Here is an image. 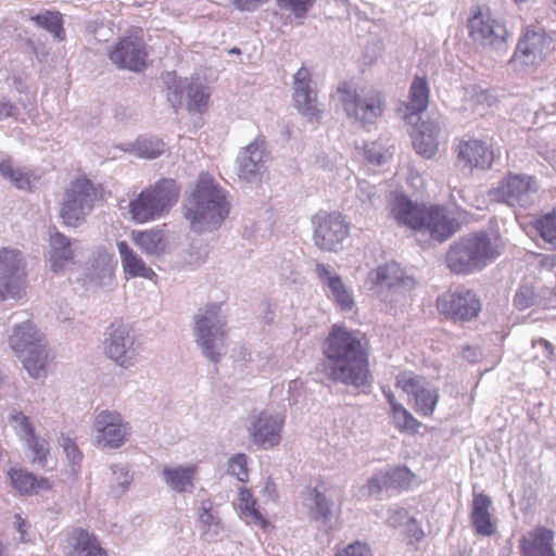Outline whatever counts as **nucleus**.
I'll return each instance as SVG.
<instances>
[{"mask_svg": "<svg viewBox=\"0 0 556 556\" xmlns=\"http://www.w3.org/2000/svg\"><path fill=\"white\" fill-rule=\"evenodd\" d=\"M283 417L261 412L249 428L252 441L261 448L278 445L281 439Z\"/></svg>", "mask_w": 556, "mask_h": 556, "instance_id": "21", "label": "nucleus"}, {"mask_svg": "<svg viewBox=\"0 0 556 556\" xmlns=\"http://www.w3.org/2000/svg\"><path fill=\"white\" fill-rule=\"evenodd\" d=\"M429 88L427 79L416 76L409 88V102L407 110L412 114H418L428 108Z\"/></svg>", "mask_w": 556, "mask_h": 556, "instance_id": "36", "label": "nucleus"}, {"mask_svg": "<svg viewBox=\"0 0 556 556\" xmlns=\"http://www.w3.org/2000/svg\"><path fill=\"white\" fill-rule=\"evenodd\" d=\"M391 214L397 224L406 226L417 233L428 235L441 243L459 230V223L447 211L438 205L426 207L413 202L405 195H396Z\"/></svg>", "mask_w": 556, "mask_h": 556, "instance_id": "1", "label": "nucleus"}, {"mask_svg": "<svg viewBox=\"0 0 556 556\" xmlns=\"http://www.w3.org/2000/svg\"><path fill=\"white\" fill-rule=\"evenodd\" d=\"M414 399L417 412L424 416H430L438 404L439 393L437 389H430L427 387Z\"/></svg>", "mask_w": 556, "mask_h": 556, "instance_id": "46", "label": "nucleus"}, {"mask_svg": "<svg viewBox=\"0 0 556 556\" xmlns=\"http://www.w3.org/2000/svg\"><path fill=\"white\" fill-rule=\"evenodd\" d=\"M552 51V39L543 30L528 29L519 40L513 62L522 67L542 64Z\"/></svg>", "mask_w": 556, "mask_h": 556, "instance_id": "15", "label": "nucleus"}, {"mask_svg": "<svg viewBox=\"0 0 556 556\" xmlns=\"http://www.w3.org/2000/svg\"><path fill=\"white\" fill-rule=\"evenodd\" d=\"M10 419L25 434V438L35 433V429L31 422L29 421L28 417L25 416L23 413L15 412L10 416Z\"/></svg>", "mask_w": 556, "mask_h": 556, "instance_id": "53", "label": "nucleus"}, {"mask_svg": "<svg viewBox=\"0 0 556 556\" xmlns=\"http://www.w3.org/2000/svg\"><path fill=\"white\" fill-rule=\"evenodd\" d=\"M97 443L108 448H118L128 439L129 425L117 412L102 410L93 422Z\"/></svg>", "mask_w": 556, "mask_h": 556, "instance_id": "16", "label": "nucleus"}, {"mask_svg": "<svg viewBox=\"0 0 556 556\" xmlns=\"http://www.w3.org/2000/svg\"><path fill=\"white\" fill-rule=\"evenodd\" d=\"M0 174L18 189L28 190L30 188V173L14 168L10 160L0 162Z\"/></svg>", "mask_w": 556, "mask_h": 556, "instance_id": "41", "label": "nucleus"}, {"mask_svg": "<svg viewBox=\"0 0 556 556\" xmlns=\"http://www.w3.org/2000/svg\"><path fill=\"white\" fill-rule=\"evenodd\" d=\"M15 518H16V522H17V529L23 535L26 532L25 531L26 521L20 515H16Z\"/></svg>", "mask_w": 556, "mask_h": 556, "instance_id": "62", "label": "nucleus"}, {"mask_svg": "<svg viewBox=\"0 0 556 556\" xmlns=\"http://www.w3.org/2000/svg\"><path fill=\"white\" fill-rule=\"evenodd\" d=\"M540 236L553 248H556V211L545 214L535 222Z\"/></svg>", "mask_w": 556, "mask_h": 556, "instance_id": "45", "label": "nucleus"}, {"mask_svg": "<svg viewBox=\"0 0 556 556\" xmlns=\"http://www.w3.org/2000/svg\"><path fill=\"white\" fill-rule=\"evenodd\" d=\"M26 288L25 262L16 249H0V301L20 298Z\"/></svg>", "mask_w": 556, "mask_h": 556, "instance_id": "11", "label": "nucleus"}, {"mask_svg": "<svg viewBox=\"0 0 556 556\" xmlns=\"http://www.w3.org/2000/svg\"><path fill=\"white\" fill-rule=\"evenodd\" d=\"M123 271L127 278L156 279L155 271L125 241L117 242Z\"/></svg>", "mask_w": 556, "mask_h": 556, "instance_id": "27", "label": "nucleus"}, {"mask_svg": "<svg viewBox=\"0 0 556 556\" xmlns=\"http://www.w3.org/2000/svg\"><path fill=\"white\" fill-rule=\"evenodd\" d=\"M24 440L31 455V463L45 466L47 463V457L50 453L48 442L45 439L36 435V433L24 438Z\"/></svg>", "mask_w": 556, "mask_h": 556, "instance_id": "44", "label": "nucleus"}, {"mask_svg": "<svg viewBox=\"0 0 556 556\" xmlns=\"http://www.w3.org/2000/svg\"><path fill=\"white\" fill-rule=\"evenodd\" d=\"M192 200L193 206L185 216L195 231L216 228L229 213L226 194L207 173L199 175Z\"/></svg>", "mask_w": 556, "mask_h": 556, "instance_id": "2", "label": "nucleus"}, {"mask_svg": "<svg viewBox=\"0 0 556 556\" xmlns=\"http://www.w3.org/2000/svg\"><path fill=\"white\" fill-rule=\"evenodd\" d=\"M392 417L396 427L402 431L416 432L420 427V422H418L401 404H394Z\"/></svg>", "mask_w": 556, "mask_h": 556, "instance_id": "47", "label": "nucleus"}, {"mask_svg": "<svg viewBox=\"0 0 556 556\" xmlns=\"http://www.w3.org/2000/svg\"><path fill=\"white\" fill-rule=\"evenodd\" d=\"M180 187L175 179L162 178L142 189L129 202L131 219L137 224H146L167 215L177 204Z\"/></svg>", "mask_w": 556, "mask_h": 556, "instance_id": "4", "label": "nucleus"}, {"mask_svg": "<svg viewBox=\"0 0 556 556\" xmlns=\"http://www.w3.org/2000/svg\"><path fill=\"white\" fill-rule=\"evenodd\" d=\"M314 241L325 251H337L345 238L346 226L340 213H318L313 218Z\"/></svg>", "mask_w": 556, "mask_h": 556, "instance_id": "17", "label": "nucleus"}, {"mask_svg": "<svg viewBox=\"0 0 556 556\" xmlns=\"http://www.w3.org/2000/svg\"><path fill=\"white\" fill-rule=\"evenodd\" d=\"M240 11H254L269 0H229Z\"/></svg>", "mask_w": 556, "mask_h": 556, "instance_id": "57", "label": "nucleus"}, {"mask_svg": "<svg viewBox=\"0 0 556 556\" xmlns=\"http://www.w3.org/2000/svg\"><path fill=\"white\" fill-rule=\"evenodd\" d=\"M384 394H386V396H387V399H388V402H389V404L391 405V407H392V412H393V410H394V404H397V403L395 402L394 394H393L391 391H388V392H387V391H384Z\"/></svg>", "mask_w": 556, "mask_h": 556, "instance_id": "63", "label": "nucleus"}, {"mask_svg": "<svg viewBox=\"0 0 556 556\" xmlns=\"http://www.w3.org/2000/svg\"><path fill=\"white\" fill-rule=\"evenodd\" d=\"M457 159L464 167L486 169L492 165L493 152L485 142L471 139L458 144Z\"/></svg>", "mask_w": 556, "mask_h": 556, "instance_id": "22", "label": "nucleus"}, {"mask_svg": "<svg viewBox=\"0 0 556 556\" xmlns=\"http://www.w3.org/2000/svg\"><path fill=\"white\" fill-rule=\"evenodd\" d=\"M469 36L488 52L504 53L507 51V29L505 25L492 18L489 10L479 9L468 22Z\"/></svg>", "mask_w": 556, "mask_h": 556, "instance_id": "9", "label": "nucleus"}, {"mask_svg": "<svg viewBox=\"0 0 556 556\" xmlns=\"http://www.w3.org/2000/svg\"><path fill=\"white\" fill-rule=\"evenodd\" d=\"M110 329L109 338L104 341V353L121 367L131 366L137 357L134 338L123 324H113Z\"/></svg>", "mask_w": 556, "mask_h": 556, "instance_id": "20", "label": "nucleus"}, {"mask_svg": "<svg viewBox=\"0 0 556 556\" xmlns=\"http://www.w3.org/2000/svg\"><path fill=\"white\" fill-rule=\"evenodd\" d=\"M198 520L200 522L203 534H207L211 531L214 533L218 532V529L220 528V521L214 511V505L212 501L205 500L201 503V506L198 510Z\"/></svg>", "mask_w": 556, "mask_h": 556, "instance_id": "40", "label": "nucleus"}, {"mask_svg": "<svg viewBox=\"0 0 556 556\" xmlns=\"http://www.w3.org/2000/svg\"><path fill=\"white\" fill-rule=\"evenodd\" d=\"M257 501L253 497L250 490L241 488L239 490V508L241 518L248 523L256 526L266 531L270 523L256 507Z\"/></svg>", "mask_w": 556, "mask_h": 556, "instance_id": "33", "label": "nucleus"}, {"mask_svg": "<svg viewBox=\"0 0 556 556\" xmlns=\"http://www.w3.org/2000/svg\"><path fill=\"white\" fill-rule=\"evenodd\" d=\"M368 341L361 331H350V384L367 393L372 383L368 369Z\"/></svg>", "mask_w": 556, "mask_h": 556, "instance_id": "14", "label": "nucleus"}, {"mask_svg": "<svg viewBox=\"0 0 556 556\" xmlns=\"http://www.w3.org/2000/svg\"><path fill=\"white\" fill-rule=\"evenodd\" d=\"M130 238L135 245L149 256H160L165 253L167 248L166 233L159 227L132 230Z\"/></svg>", "mask_w": 556, "mask_h": 556, "instance_id": "26", "label": "nucleus"}, {"mask_svg": "<svg viewBox=\"0 0 556 556\" xmlns=\"http://www.w3.org/2000/svg\"><path fill=\"white\" fill-rule=\"evenodd\" d=\"M99 199L98 188L86 177L77 178L64 191L60 216L67 226H77Z\"/></svg>", "mask_w": 556, "mask_h": 556, "instance_id": "6", "label": "nucleus"}, {"mask_svg": "<svg viewBox=\"0 0 556 556\" xmlns=\"http://www.w3.org/2000/svg\"><path fill=\"white\" fill-rule=\"evenodd\" d=\"M383 477L381 471L376 476L371 477L367 482L368 493L370 495L378 494L383 489H389L387 484H384Z\"/></svg>", "mask_w": 556, "mask_h": 556, "instance_id": "58", "label": "nucleus"}, {"mask_svg": "<svg viewBox=\"0 0 556 556\" xmlns=\"http://www.w3.org/2000/svg\"><path fill=\"white\" fill-rule=\"evenodd\" d=\"M285 7L290 9L296 16H302L314 0H279Z\"/></svg>", "mask_w": 556, "mask_h": 556, "instance_id": "54", "label": "nucleus"}, {"mask_svg": "<svg viewBox=\"0 0 556 556\" xmlns=\"http://www.w3.org/2000/svg\"><path fill=\"white\" fill-rule=\"evenodd\" d=\"M501 254L497 240L485 232L460 237L445 255V265L455 275H469L484 268Z\"/></svg>", "mask_w": 556, "mask_h": 556, "instance_id": "3", "label": "nucleus"}, {"mask_svg": "<svg viewBox=\"0 0 556 556\" xmlns=\"http://www.w3.org/2000/svg\"><path fill=\"white\" fill-rule=\"evenodd\" d=\"M136 153L146 159H156L166 151V144L157 138H139L135 143Z\"/></svg>", "mask_w": 556, "mask_h": 556, "instance_id": "43", "label": "nucleus"}, {"mask_svg": "<svg viewBox=\"0 0 556 556\" xmlns=\"http://www.w3.org/2000/svg\"><path fill=\"white\" fill-rule=\"evenodd\" d=\"M228 470L236 476L239 481L245 482L249 478L248 458L244 454H237L229 460Z\"/></svg>", "mask_w": 556, "mask_h": 556, "instance_id": "50", "label": "nucleus"}, {"mask_svg": "<svg viewBox=\"0 0 556 556\" xmlns=\"http://www.w3.org/2000/svg\"><path fill=\"white\" fill-rule=\"evenodd\" d=\"M198 472L197 465L164 467L163 476L166 484L175 492L184 493L193 489Z\"/></svg>", "mask_w": 556, "mask_h": 556, "instance_id": "30", "label": "nucleus"}, {"mask_svg": "<svg viewBox=\"0 0 556 556\" xmlns=\"http://www.w3.org/2000/svg\"><path fill=\"white\" fill-rule=\"evenodd\" d=\"M427 384L428 382L425 377L412 371L401 372L396 377V386L414 397L427 388Z\"/></svg>", "mask_w": 556, "mask_h": 556, "instance_id": "42", "label": "nucleus"}, {"mask_svg": "<svg viewBox=\"0 0 556 556\" xmlns=\"http://www.w3.org/2000/svg\"><path fill=\"white\" fill-rule=\"evenodd\" d=\"M41 341L40 333L29 320L16 326L9 339L10 346L21 358L24 368L34 378H39L45 372L48 358Z\"/></svg>", "mask_w": 556, "mask_h": 556, "instance_id": "5", "label": "nucleus"}, {"mask_svg": "<svg viewBox=\"0 0 556 556\" xmlns=\"http://www.w3.org/2000/svg\"><path fill=\"white\" fill-rule=\"evenodd\" d=\"M372 281L380 298L386 302H396L397 299L412 290L415 280L405 275L397 263H388L379 266L372 274Z\"/></svg>", "mask_w": 556, "mask_h": 556, "instance_id": "13", "label": "nucleus"}, {"mask_svg": "<svg viewBox=\"0 0 556 556\" xmlns=\"http://www.w3.org/2000/svg\"><path fill=\"white\" fill-rule=\"evenodd\" d=\"M364 157L372 164L380 165L384 162V156L381 152V147L376 142L366 143L363 147Z\"/></svg>", "mask_w": 556, "mask_h": 556, "instance_id": "52", "label": "nucleus"}, {"mask_svg": "<svg viewBox=\"0 0 556 556\" xmlns=\"http://www.w3.org/2000/svg\"><path fill=\"white\" fill-rule=\"evenodd\" d=\"M323 491L319 488H314L309 491L308 500L311 504L308 506L309 516L321 522H327L332 515L333 503L326 496V489L324 486Z\"/></svg>", "mask_w": 556, "mask_h": 556, "instance_id": "35", "label": "nucleus"}, {"mask_svg": "<svg viewBox=\"0 0 556 556\" xmlns=\"http://www.w3.org/2000/svg\"><path fill=\"white\" fill-rule=\"evenodd\" d=\"M492 501L489 495L479 493L473 495L470 520L476 532L490 536L495 533L496 525L490 514Z\"/></svg>", "mask_w": 556, "mask_h": 556, "instance_id": "25", "label": "nucleus"}, {"mask_svg": "<svg viewBox=\"0 0 556 556\" xmlns=\"http://www.w3.org/2000/svg\"><path fill=\"white\" fill-rule=\"evenodd\" d=\"M440 128L434 123H422L414 136L413 144L418 154L431 159L438 151Z\"/></svg>", "mask_w": 556, "mask_h": 556, "instance_id": "31", "label": "nucleus"}, {"mask_svg": "<svg viewBox=\"0 0 556 556\" xmlns=\"http://www.w3.org/2000/svg\"><path fill=\"white\" fill-rule=\"evenodd\" d=\"M292 100L298 112L311 122L320 118L317 91L314 87L312 73L305 66L300 67L293 75Z\"/></svg>", "mask_w": 556, "mask_h": 556, "instance_id": "18", "label": "nucleus"}, {"mask_svg": "<svg viewBox=\"0 0 556 556\" xmlns=\"http://www.w3.org/2000/svg\"><path fill=\"white\" fill-rule=\"evenodd\" d=\"M437 308L453 321H469L479 315L481 302L476 292L459 286L439 295Z\"/></svg>", "mask_w": 556, "mask_h": 556, "instance_id": "10", "label": "nucleus"}, {"mask_svg": "<svg viewBox=\"0 0 556 556\" xmlns=\"http://www.w3.org/2000/svg\"><path fill=\"white\" fill-rule=\"evenodd\" d=\"M384 484L390 488H403L409 482L410 471L406 467H395L381 471Z\"/></svg>", "mask_w": 556, "mask_h": 556, "instance_id": "48", "label": "nucleus"}, {"mask_svg": "<svg viewBox=\"0 0 556 556\" xmlns=\"http://www.w3.org/2000/svg\"><path fill=\"white\" fill-rule=\"evenodd\" d=\"M50 244L52 248L50 253L51 268L53 271H59L74 257L71 242L64 235L56 231L51 236Z\"/></svg>", "mask_w": 556, "mask_h": 556, "instance_id": "34", "label": "nucleus"}, {"mask_svg": "<svg viewBox=\"0 0 556 556\" xmlns=\"http://www.w3.org/2000/svg\"><path fill=\"white\" fill-rule=\"evenodd\" d=\"M353 102L354 118L364 127L375 124L384 110V101L381 94L376 91H369L363 96L355 94Z\"/></svg>", "mask_w": 556, "mask_h": 556, "instance_id": "23", "label": "nucleus"}, {"mask_svg": "<svg viewBox=\"0 0 556 556\" xmlns=\"http://www.w3.org/2000/svg\"><path fill=\"white\" fill-rule=\"evenodd\" d=\"M265 149L263 142H252L240 156L239 175L244 179H250L258 174L263 167Z\"/></svg>", "mask_w": 556, "mask_h": 556, "instance_id": "32", "label": "nucleus"}, {"mask_svg": "<svg viewBox=\"0 0 556 556\" xmlns=\"http://www.w3.org/2000/svg\"><path fill=\"white\" fill-rule=\"evenodd\" d=\"M536 303V295L534 290L529 285H522L517 290L514 304L519 309H527Z\"/></svg>", "mask_w": 556, "mask_h": 556, "instance_id": "49", "label": "nucleus"}, {"mask_svg": "<svg viewBox=\"0 0 556 556\" xmlns=\"http://www.w3.org/2000/svg\"><path fill=\"white\" fill-rule=\"evenodd\" d=\"M536 344H541L546 351V356L549 359H553L555 354V346L549 341L542 338L538 340H532V346L534 348Z\"/></svg>", "mask_w": 556, "mask_h": 556, "instance_id": "60", "label": "nucleus"}, {"mask_svg": "<svg viewBox=\"0 0 556 556\" xmlns=\"http://www.w3.org/2000/svg\"><path fill=\"white\" fill-rule=\"evenodd\" d=\"M553 531L546 528L534 529L529 536L520 539L521 556H555Z\"/></svg>", "mask_w": 556, "mask_h": 556, "instance_id": "28", "label": "nucleus"}, {"mask_svg": "<svg viewBox=\"0 0 556 556\" xmlns=\"http://www.w3.org/2000/svg\"><path fill=\"white\" fill-rule=\"evenodd\" d=\"M219 308L217 304H210L204 314L195 318V341L213 363L219 362L227 337L226 324L218 318Z\"/></svg>", "mask_w": 556, "mask_h": 556, "instance_id": "8", "label": "nucleus"}, {"mask_svg": "<svg viewBox=\"0 0 556 556\" xmlns=\"http://www.w3.org/2000/svg\"><path fill=\"white\" fill-rule=\"evenodd\" d=\"M554 12L556 13V0H554Z\"/></svg>", "mask_w": 556, "mask_h": 556, "instance_id": "64", "label": "nucleus"}, {"mask_svg": "<svg viewBox=\"0 0 556 556\" xmlns=\"http://www.w3.org/2000/svg\"><path fill=\"white\" fill-rule=\"evenodd\" d=\"M60 444L64 450L68 460L73 465H79L83 460V453L80 452L77 443L73 441L71 438L62 435L60 438Z\"/></svg>", "mask_w": 556, "mask_h": 556, "instance_id": "51", "label": "nucleus"}, {"mask_svg": "<svg viewBox=\"0 0 556 556\" xmlns=\"http://www.w3.org/2000/svg\"><path fill=\"white\" fill-rule=\"evenodd\" d=\"M539 191L535 176L523 173H508L496 187L489 191L491 200L505 203L509 206H531Z\"/></svg>", "mask_w": 556, "mask_h": 556, "instance_id": "7", "label": "nucleus"}, {"mask_svg": "<svg viewBox=\"0 0 556 556\" xmlns=\"http://www.w3.org/2000/svg\"><path fill=\"white\" fill-rule=\"evenodd\" d=\"M11 483L22 495H35L52 488L51 481L43 477H36L25 469H11L9 471Z\"/></svg>", "mask_w": 556, "mask_h": 556, "instance_id": "29", "label": "nucleus"}, {"mask_svg": "<svg viewBox=\"0 0 556 556\" xmlns=\"http://www.w3.org/2000/svg\"><path fill=\"white\" fill-rule=\"evenodd\" d=\"M325 355L328 359V375L333 380L345 381L348 377V332L344 328L333 326L325 342Z\"/></svg>", "mask_w": 556, "mask_h": 556, "instance_id": "19", "label": "nucleus"}, {"mask_svg": "<svg viewBox=\"0 0 556 556\" xmlns=\"http://www.w3.org/2000/svg\"><path fill=\"white\" fill-rule=\"evenodd\" d=\"M187 106L189 111L202 113L208 105V88L198 81H190L186 88Z\"/></svg>", "mask_w": 556, "mask_h": 556, "instance_id": "38", "label": "nucleus"}, {"mask_svg": "<svg viewBox=\"0 0 556 556\" xmlns=\"http://www.w3.org/2000/svg\"><path fill=\"white\" fill-rule=\"evenodd\" d=\"M462 355L468 362L475 363L479 359L481 353L480 350L476 346H466L463 349Z\"/></svg>", "mask_w": 556, "mask_h": 556, "instance_id": "59", "label": "nucleus"}, {"mask_svg": "<svg viewBox=\"0 0 556 556\" xmlns=\"http://www.w3.org/2000/svg\"><path fill=\"white\" fill-rule=\"evenodd\" d=\"M149 52L143 37L137 33L118 38L109 52L110 60L123 70L142 72L148 65Z\"/></svg>", "mask_w": 556, "mask_h": 556, "instance_id": "12", "label": "nucleus"}, {"mask_svg": "<svg viewBox=\"0 0 556 556\" xmlns=\"http://www.w3.org/2000/svg\"><path fill=\"white\" fill-rule=\"evenodd\" d=\"M35 24L53 35L59 40L65 39L62 14L58 11H46L31 17Z\"/></svg>", "mask_w": 556, "mask_h": 556, "instance_id": "37", "label": "nucleus"}, {"mask_svg": "<svg viewBox=\"0 0 556 556\" xmlns=\"http://www.w3.org/2000/svg\"><path fill=\"white\" fill-rule=\"evenodd\" d=\"M318 277L327 283L334 300L341 304L342 307L346 304L344 283L339 276H332L328 267L321 263L316 266Z\"/></svg>", "mask_w": 556, "mask_h": 556, "instance_id": "39", "label": "nucleus"}, {"mask_svg": "<svg viewBox=\"0 0 556 556\" xmlns=\"http://www.w3.org/2000/svg\"><path fill=\"white\" fill-rule=\"evenodd\" d=\"M408 538H409V544L420 542L424 536L425 532L422 528L419 526V523L416 521V519L410 518L406 525Z\"/></svg>", "mask_w": 556, "mask_h": 556, "instance_id": "55", "label": "nucleus"}, {"mask_svg": "<svg viewBox=\"0 0 556 556\" xmlns=\"http://www.w3.org/2000/svg\"><path fill=\"white\" fill-rule=\"evenodd\" d=\"M350 556H374L372 549L366 542L350 543Z\"/></svg>", "mask_w": 556, "mask_h": 556, "instance_id": "56", "label": "nucleus"}, {"mask_svg": "<svg viewBox=\"0 0 556 556\" xmlns=\"http://www.w3.org/2000/svg\"><path fill=\"white\" fill-rule=\"evenodd\" d=\"M346 93H348L346 84L343 83L341 86L338 87L337 94L333 96V98L338 97L339 102H341L344 105L346 102Z\"/></svg>", "mask_w": 556, "mask_h": 556, "instance_id": "61", "label": "nucleus"}, {"mask_svg": "<svg viewBox=\"0 0 556 556\" xmlns=\"http://www.w3.org/2000/svg\"><path fill=\"white\" fill-rule=\"evenodd\" d=\"M68 556H109L98 536L83 528H75L68 535Z\"/></svg>", "mask_w": 556, "mask_h": 556, "instance_id": "24", "label": "nucleus"}]
</instances>
